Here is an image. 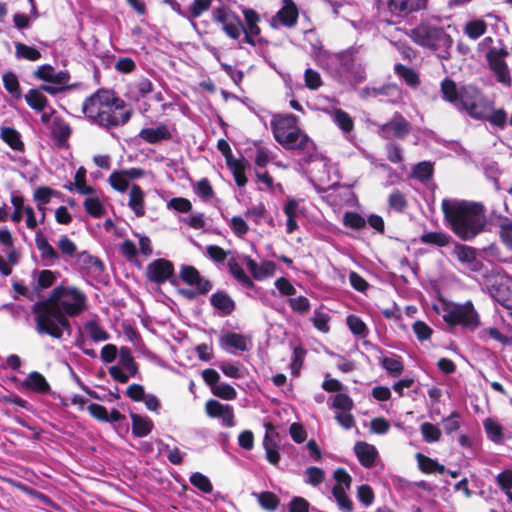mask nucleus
Segmentation results:
<instances>
[{
    "instance_id": "23",
    "label": "nucleus",
    "mask_w": 512,
    "mask_h": 512,
    "mask_svg": "<svg viewBox=\"0 0 512 512\" xmlns=\"http://www.w3.org/2000/svg\"><path fill=\"white\" fill-rule=\"evenodd\" d=\"M34 75L44 81H48L55 84L64 85L68 82V74L64 72H55V70L49 65H43L39 67Z\"/></svg>"
},
{
    "instance_id": "3",
    "label": "nucleus",
    "mask_w": 512,
    "mask_h": 512,
    "mask_svg": "<svg viewBox=\"0 0 512 512\" xmlns=\"http://www.w3.org/2000/svg\"><path fill=\"white\" fill-rule=\"evenodd\" d=\"M82 110L89 119L106 128L124 125L131 117V111L123 101L107 90H98L88 97Z\"/></svg>"
},
{
    "instance_id": "24",
    "label": "nucleus",
    "mask_w": 512,
    "mask_h": 512,
    "mask_svg": "<svg viewBox=\"0 0 512 512\" xmlns=\"http://www.w3.org/2000/svg\"><path fill=\"white\" fill-rule=\"evenodd\" d=\"M23 386L31 391L46 394L50 391V385L45 377L36 371L28 374L23 382Z\"/></svg>"
},
{
    "instance_id": "44",
    "label": "nucleus",
    "mask_w": 512,
    "mask_h": 512,
    "mask_svg": "<svg viewBox=\"0 0 512 512\" xmlns=\"http://www.w3.org/2000/svg\"><path fill=\"white\" fill-rule=\"evenodd\" d=\"M259 505L268 511H275L280 503L279 498L272 492L265 491L255 494Z\"/></svg>"
},
{
    "instance_id": "61",
    "label": "nucleus",
    "mask_w": 512,
    "mask_h": 512,
    "mask_svg": "<svg viewBox=\"0 0 512 512\" xmlns=\"http://www.w3.org/2000/svg\"><path fill=\"white\" fill-rule=\"evenodd\" d=\"M325 474L321 468L310 466L305 470V482L317 486L324 481Z\"/></svg>"
},
{
    "instance_id": "6",
    "label": "nucleus",
    "mask_w": 512,
    "mask_h": 512,
    "mask_svg": "<svg viewBox=\"0 0 512 512\" xmlns=\"http://www.w3.org/2000/svg\"><path fill=\"white\" fill-rule=\"evenodd\" d=\"M409 36L415 43L433 50H447L452 45L450 35L443 28L429 23L419 24Z\"/></svg>"
},
{
    "instance_id": "34",
    "label": "nucleus",
    "mask_w": 512,
    "mask_h": 512,
    "mask_svg": "<svg viewBox=\"0 0 512 512\" xmlns=\"http://www.w3.org/2000/svg\"><path fill=\"white\" fill-rule=\"evenodd\" d=\"M349 489H343L340 486H334L332 489L333 497L338 505V508L343 512H352L354 505L352 500L347 495Z\"/></svg>"
},
{
    "instance_id": "62",
    "label": "nucleus",
    "mask_w": 512,
    "mask_h": 512,
    "mask_svg": "<svg viewBox=\"0 0 512 512\" xmlns=\"http://www.w3.org/2000/svg\"><path fill=\"white\" fill-rule=\"evenodd\" d=\"M499 235L501 241L512 249V220L503 219L499 225Z\"/></svg>"
},
{
    "instance_id": "58",
    "label": "nucleus",
    "mask_w": 512,
    "mask_h": 512,
    "mask_svg": "<svg viewBox=\"0 0 512 512\" xmlns=\"http://www.w3.org/2000/svg\"><path fill=\"white\" fill-rule=\"evenodd\" d=\"M212 393L224 400H234L237 396L236 390L229 384L218 383L212 387Z\"/></svg>"
},
{
    "instance_id": "53",
    "label": "nucleus",
    "mask_w": 512,
    "mask_h": 512,
    "mask_svg": "<svg viewBox=\"0 0 512 512\" xmlns=\"http://www.w3.org/2000/svg\"><path fill=\"white\" fill-rule=\"evenodd\" d=\"M421 434L427 443H434L440 440L441 430L434 424L424 422L420 426Z\"/></svg>"
},
{
    "instance_id": "64",
    "label": "nucleus",
    "mask_w": 512,
    "mask_h": 512,
    "mask_svg": "<svg viewBox=\"0 0 512 512\" xmlns=\"http://www.w3.org/2000/svg\"><path fill=\"white\" fill-rule=\"evenodd\" d=\"M496 483L500 489L506 494L512 490V471L505 470L496 477Z\"/></svg>"
},
{
    "instance_id": "25",
    "label": "nucleus",
    "mask_w": 512,
    "mask_h": 512,
    "mask_svg": "<svg viewBox=\"0 0 512 512\" xmlns=\"http://www.w3.org/2000/svg\"><path fill=\"white\" fill-rule=\"evenodd\" d=\"M210 301L212 306L217 309L222 316L231 314L235 308L234 301L228 294L222 291L212 294Z\"/></svg>"
},
{
    "instance_id": "51",
    "label": "nucleus",
    "mask_w": 512,
    "mask_h": 512,
    "mask_svg": "<svg viewBox=\"0 0 512 512\" xmlns=\"http://www.w3.org/2000/svg\"><path fill=\"white\" fill-rule=\"evenodd\" d=\"M484 430L487 437L493 442H500L502 439V427L491 418L483 421Z\"/></svg>"
},
{
    "instance_id": "41",
    "label": "nucleus",
    "mask_w": 512,
    "mask_h": 512,
    "mask_svg": "<svg viewBox=\"0 0 512 512\" xmlns=\"http://www.w3.org/2000/svg\"><path fill=\"white\" fill-rule=\"evenodd\" d=\"M4 252L10 264L18 262L19 254L12 248V236L8 230L2 229V253Z\"/></svg>"
},
{
    "instance_id": "28",
    "label": "nucleus",
    "mask_w": 512,
    "mask_h": 512,
    "mask_svg": "<svg viewBox=\"0 0 512 512\" xmlns=\"http://www.w3.org/2000/svg\"><path fill=\"white\" fill-rule=\"evenodd\" d=\"M171 134L165 125L149 127L140 131V137L149 143L170 138Z\"/></svg>"
},
{
    "instance_id": "63",
    "label": "nucleus",
    "mask_w": 512,
    "mask_h": 512,
    "mask_svg": "<svg viewBox=\"0 0 512 512\" xmlns=\"http://www.w3.org/2000/svg\"><path fill=\"white\" fill-rule=\"evenodd\" d=\"M228 267H229V270H230L231 274L238 281H240L242 284H244L247 287H252L253 286L252 280L249 278V276H247V274L245 273L243 268L237 262L229 261Z\"/></svg>"
},
{
    "instance_id": "33",
    "label": "nucleus",
    "mask_w": 512,
    "mask_h": 512,
    "mask_svg": "<svg viewBox=\"0 0 512 512\" xmlns=\"http://www.w3.org/2000/svg\"><path fill=\"white\" fill-rule=\"evenodd\" d=\"M118 365L123 367L132 376H135L138 372V366L134 360L131 349L128 347L120 348Z\"/></svg>"
},
{
    "instance_id": "31",
    "label": "nucleus",
    "mask_w": 512,
    "mask_h": 512,
    "mask_svg": "<svg viewBox=\"0 0 512 512\" xmlns=\"http://www.w3.org/2000/svg\"><path fill=\"white\" fill-rule=\"evenodd\" d=\"M84 331L94 342L107 341L109 333L95 320H89L84 324Z\"/></svg>"
},
{
    "instance_id": "17",
    "label": "nucleus",
    "mask_w": 512,
    "mask_h": 512,
    "mask_svg": "<svg viewBox=\"0 0 512 512\" xmlns=\"http://www.w3.org/2000/svg\"><path fill=\"white\" fill-rule=\"evenodd\" d=\"M410 130V125L401 115H396L380 128V135L386 139L403 138Z\"/></svg>"
},
{
    "instance_id": "35",
    "label": "nucleus",
    "mask_w": 512,
    "mask_h": 512,
    "mask_svg": "<svg viewBox=\"0 0 512 512\" xmlns=\"http://www.w3.org/2000/svg\"><path fill=\"white\" fill-rule=\"evenodd\" d=\"M83 205L86 212L94 218H100L105 214L104 204L96 194L88 196Z\"/></svg>"
},
{
    "instance_id": "56",
    "label": "nucleus",
    "mask_w": 512,
    "mask_h": 512,
    "mask_svg": "<svg viewBox=\"0 0 512 512\" xmlns=\"http://www.w3.org/2000/svg\"><path fill=\"white\" fill-rule=\"evenodd\" d=\"M190 482L203 493H210L213 490V486L209 478L200 472L193 473L190 476Z\"/></svg>"
},
{
    "instance_id": "11",
    "label": "nucleus",
    "mask_w": 512,
    "mask_h": 512,
    "mask_svg": "<svg viewBox=\"0 0 512 512\" xmlns=\"http://www.w3.org/2000/svg\"><path fill=\"white\" fill-rule=\"evenodd\" d=\"M219 344L226 352L235 354L247 351L251 345V339L243 334L227 332L220 336Z\"/></svg>"
},
{
    "instance_id": "16",
    "label": "nucleus",
    "mask_w": 512,
    "mask_h": 512,
    "mask_svg": "<svg viewBox=\"0 0 512 512\" xmlns=\"http://www.w3.org/2000/svg\"><path fill=\"white\" fill-rule=\"evenodd\" d=\"M35 245L39 251L44 266H54L60 260L59 252L49 243L46 237L38 232L35 237Z\"/></svg>"
},
{
    "instance_id": "30",
    "label": "nucleus",
    "mask_w": 512,
    "mask_h": 512,
    "mask_svg": "<svg viewBox=\"0 0 512 512\" xmlns=\"http://www.w3.org/2000/svg\"><path fill=\"white\" fill-rule=\"evenodd\" d=\"M77 262L81 268L94 274L101 273L104 268L103 263L98 258L93 257L85 251L77 255Z\"/></svg>"
},
{
    "instance_id": "4",
    "label": "nucleus",
    "mask_w": 512,
    "mask_h": 512,
    "mask_svg": "<svg viewBox=\"0 0 512 512\" xmlns=\"http://www.w3.org/2000/svg\"><path fill=\"white\" fill-rule=\"evenodd\" d=\"M273 135L278 143L288 149H305L308 138L297 126L293 115H276L271 120Z\"/></svg>"
},
{
    "instance_id": "50",
    "label": "nucleus",
    "mask_w": 512,
    "mask_h": 512,
    "mask_svg": "<svg viewBox=\"0 0 512 512\" xmlns=\"http://www.w3.org/2000/svg\"><path fill=\"white\" fill-rule=\"evenodd\" d=\"M220 370L230 378L240 379L244 376L243 367L236 362L223 361L219 364Z\"/></svg>"
},
{
    "instance_id": "52",
    "label": "nucleus",
    "mask_w": 512,
    "mask_h": 512,
    "mask_svg": "<svg viewBox=\"0 0 512 512\" xmlns=\"http://www.w3.org/2000/svg\"><path fill=\"white\" fill-rule=\"evenodd\" d=\"M486 31V23L483 20H473L465 25L464 32L470 39L476 40Z\"/></svg>"
},
{
    "instance_id": "55",
    "label": "nucleus",
    "mask_w": 512,
    "mask_h": 512,
    "mask_svg": "<svg viewBox=\"0 0 512 512\" xmlns=\"http://www.w3.org/2000/svg\"><path fill=\"white\" fill-rule=\"evenodd\" d=\"M329 321L330 316L328 313L324 312L322 309H316L314 311L312 322L314 327L322 333H327L329 331Z\"/></svg>"
},
{
    "instance_id": "5",
    "label": "nucleus",
    "mask_w": 512,
    "mask_h": 512,
    "mask_svg": "<svg viewBox=\"0 0 512 512\" xmlns=\"http://www.w3.org/2000/svg\"><path fill=\"white\" fill-rule=\"evenodd\" d=\"M436 311L449 326L460 325L473 331L480 325V316L471 301L443 302Z\"/></svg>"
},
{
    "instance_id": "40",
    "label": "nucleus",
    "mask_w": 512,
    "mask_h": 512,
    "mask_svg": "<svg viewBox=\"0 0 512 512\" xmlns=\"http://www.w3.org/2000/svg\"><path fill=\"white\" fill-rule=\"evenodd\" d=\"M346 323L353 335L359 338H366L368 336L369 330L360 317L349 315Z\"/></svg>"
},
{
    "instance_id": "8",
    "label": "nucleus",
    "mask_w": 512,
    "mask_h": 512,
    "mask_svg": "<svg viewBox=\"0 0 512 512\" xmlns=\"http://www.w3.org/2000/svg\"><path fill=\"white\" fill-rule=\"evenodd\" d=\"M508 55V52L504 49H491L486 55L487 61L491 71L496 76L497 80L503 85H511V76L508 66L504 58Z\"/></svg>"
},
{
    "instance_id": "48",
    "label": "nucleus",
    "mask_w": 512,
    "mask_h": 512,
    "mask_svg": "<svg viewBox=\"0 0 512 512\" xmlns=\"http://www.w3.org/2000/svg\"><path fill=\"white\" fill-rule=\"evenodd\" d=\"M433 173V166L431 162H417L414 165L411 176L424 182L429 180Z\"/></svg>"
},
{
    "instance_id": "18",
    "label": "nucleus",
    "mask_w": 512,
    "mask_h": 512,
    "mask_svg": "<svg viewBox=\"0 0 512 512\" xmlns=\"http://www.w3.org/2000/svg\"><path fill=\"white\" fill-rule=\"evenodd\" d=\"M298 17L297 8L291 0H284V6L271 19V26L278 28L280 25L291 27Z\"/></svg>"
},
{
    "instance_id": "20",
    "label": "nucleus",
    "mask_w": 512,
    "mask_h": 512,
    "mask_svg": "<svg viewBox=\"0 0 512 512\" xmlns=\"http://www.w3.org/2000/svg\"><path fill=\"white\" fill-rule=\"evenodd\" d=\"M243 14L246 21V27L243 26L245 41L251 45H255L257 42L256 37L260 34V28L258 26L260 20L259 15L252 9L243 10Z\"/></svg>"
},
{
    "instance_id": "43",
    "label": "nucleus",
    "mask_w": 512,
    "mask_h": 512,
    "mask_svg": "<svg viewBox=\"0 0 512 512\" xmlns=\"http://www.w3.org/2000/svg\"><path fill=\"white\" fill-rule=\"evenodd\" d=\"M26 102L28 105L36 110V111H43L45 107L47 106V99L46 97L36 89H31L26 95H25Z\"/></svg>"
},
{
    "instance_id": "21",
    "label": "nucleus",
    "mask_w": 512,
    "mask_h": 512,
    "mask_svg": "<svg viewBox=\"0 0 512 512\" xmlns=\"http://www.w3.org/2000/svg\"><path fill=\"white\" fill-rule=\"evenodd\" d=\"M354 451L362 466L366 468L374 466L378 456V451L375 446L360 441L355 444Z\"/></svg>"
},
{
    "instance_id": "42",
    "label": "nucleus",
    "mask_w": 512,
    "mask_h": 512,
    "mask_svg": "<svg viewBox=\"0 0 512 512\" xmlns=\"http://www.w3.org/2000/svg\"><path fill=\"white\" fill-rule=\"evenodd\" d=\"M479 338L482 341H487L489 338H492L498 342H500L504 346H509L512 344V338L502 334L497 328L490 327L481 330L478 334Z\"/></svg>"
},
{
    "instance_id": "46",
    "label": "nucleus",
    "mask_w": 512,
    "mask_h": 512,
    "mask_svg": "<svg viewBox=\"0 0 512 512\" xmlns=\"http://www.w3.org/2000/svg\"><path fill=\"white\" fill-rule=\"evenodd\" d=\"M15 55L17 58H23L29 61H36L41 57V54L37 49L27 46L21 42L15 43Z\"/></svg>"
},
{
    "instance_id": "32",
    "label": "nucleus",
    "mask_w": 512,
    "mask_h": 512,
    "mask_svg": "<svg viewBox=\"0 0 512 512\" xmlns=\"http://www.w3.org/2000/svg\"><path fill=\"white\" fill-rule=\"evenodd\" d=\"M33 276L36 280V289L42 290L51 287L56 282L59 273L45 269L34 271Z\"/></svg>"
},
{
    "instance_id": "57",
    "label": "nucleus",
    "mask_w": 512,
    "mask_h": 512,
    "mask_svg": "<svg viewBox=\"0 0 512 512\" xmlns=\"http://www.w3.org/2000/svg\"><path fill=\"white\" fill-rule=\"evenodd\" d=\"M228 169L232 172L234 180L239 187H243L247 183L245 176L244 162H226Z\"/></svg>"
},
{
    "instance_id": "60",
    "label": "nucleus",
    "mask_w": 512,
    "mask_h": 512,
    "mask_svg": "<svg viewBox=\"0 0 512 512\" xmlns=\"http://www.w3.org/2000/svg\"><path fill=\"white\" fill-rule=\"evenodd\" d=\"M388 204L390 209L396 212H403L407 207V200L399 190H395L390 194Z\"/></svg>"
},
{
    "instance_id": "22",
    "label": "nucleus",
    "mask_w": 512,
    "mask_h": 512,
    "mask_svg": "<svg viewBox=\"0 0 512 512\" xmlns=\"http://www.w3.org/2000/svg\"><path fill=\"white\" fill-rule=\"evenodd\" d=\"M246 265L253 277L258 281L269 278L276 272V264L272 261H264L258 264L253 259L247 258Z\"/></svg>"
},
{
    "instance_id": "45",
    "label": "nucleus",
    "mask_w": 512,
    "mask_h": 512,
    "mask_svg": "<svg viewBox=\"0 0 512 512\" xmlns=\"http://www.w3.org/2000/svg\"><path fill=\"white\" fill-rule=\"evenodd\" d=\"M441 92L443 98L457 106L460 99V92H458L456 84L450 80L445 79L441 84Z\"/></svg>"
},
{
    "instance_id": "39",
    "label": "nucleus",
    "mask_w": 512,
    "mask_h": 512,
    "mask_svg": "<svg viewBox=\"0 0 512 512\" xmlns=\"http://www.w3.org/2000/svg\"><path fill=\"white\" fill-rule=\"evenodd\" d=\"M57 248L59 254L65 258H74L79 254L77 253L76 244L67 235H61L59 237Z\"/></svg>"
},
{
    "instance_id": "37",
    "label": "nucleus",
    "mask_w": 512,
    "mask_h": 512,
    "mask_svg": "<svg viewBox=\"0 0 512 512\" xmlns=\"http://www.w3.org/2000/svg\"><path fill=\"white\" fill-rule=\"evenodd\" d=\"M331 117L333 121L337 124V126L344 132L349 133L354 128L353 119L350 117L348 113L341 109H334L331 112Z\"/></svg>"
},
{
    "instance_id": "38",
    "label": "nucleus",
    "mask_w": 512,
    "mask_h": 512,
    "mask_svg": "<svg viewBox=\"0 0 512 512\" xmlns=\"http://www.w3.org/2000/svg\"><path fill=\"white\" fill-rule=\"evenodd\" d=\"M2 81L6 91L10 94L11 100H19L22 97L18 78L12 73H6L2 76Z\"/></svg>"
},
{
    "instance_id": "36",
    "label": "nucleus",
    "mask_w": 512,
    "mask_h": 512,
    "mask_svg": "<svg viewBox=\"0 0 512 512\" xmlns=\"http://www.w3.org/2000/svg\"><path fill=\"white\" fill-rule=\"evenodd\" d=\"M2 141L7 143L15 151L24 150V143L21 139V135L13 128H2Z\"/></svg>"
},
{
    "instance_id": "1",
    "label": "nucleus",
    "mask_w": 512,
    "mask_h": 512,
    "mask_svg": "<svg viewBox=\"0 0 512 512\" xmlns=\"http://www.w3.org/2000/svg\"><path fill=\"white\" fill-rule=\"evenodd\" d=\"M87 297L75 286H56L48 298L32 306L35 330L40 335L61 339L65 330L70 329L67 317H75L85 311Z\"/></svg>"
},
{
    "instance_id": "9",
    "label": "nucleus",
    "mask_w": 512,
    "mask_h": 512,
    "mask_svg": "<svg viewBox=\"0 0 512 512\" xmlns=\"http://www.w3.org/2000/svg\"><path fill=\"white\" fill-rule=\"evenodd\" d=\"M174 273L173 264L166 259H156L146 267L147 279L155 284H163L171 278Z\"/></svg>"
},
{
    "instance_id": "27",
    "label": "nucleus",
    "mask_w": 512,
    "mask_h": 512,
    "mask_svg": "<svg viewBox=\"0 0 512 512\" xmlns=\"http://www.w3.org/2000/svg\"><path fill=\"white\" fill-rule=\"evenodd\" d=\"M132 433L137 437L147 436L153 428V422L146 416L132 414Z\"/></svg>"
},
{
    "instance_id": "2",
    "label": "nucleus",
    "mask_w": 512,
    "mask_h": 512,
    "mask_svg": "<svg viewBox=\"0 0 512 512\" xmlns=\"http://www.w3.org/2000/svg\"><path fill=\"white\" fill-rule=\"evenodd\" d=\"M441 206L452 231L462 240H471L483 231L486 217L482 204L444 199Z\"/></svg>"
},
{
    "instance_id": "19",
    "label": "nucleus",
    "mask_w": 512,
    "mask_h": 512,
    "mask_svg": "<svg viewBox=\"0 0 512 512\" xmlns=\"http://www.w3.org/2000/svg\"><path fill=\"white\" fill-rule=\"evenodd\" d=\"M427 0H389L388 9L394 15L408 14L426 7Z\"/></svg>"
},
{
    "instance_id": "26",
    "label": "nucleus",
    "mask_w": 512,
    "mask_h": 512,
    "mask_svg": "<svg viewBox=\"0 0 512 512\" xmlns=\"http://www.w3.org/2000/svg\"><path fill=\"white\" fill-rule=\"evenodd\" d=\"M144 197L145 194L138 185L131 186L128 206L137 217H141L145 214Z\"/></svg>"
},
{
    "instance_id": "14",
    "label": "nucleus",
    "mask_w": 512,
    "mask_h": 512,
    "mask_svg": "<svg viewBox=\"0 0 512 512\" xmlns=\"http://www.w3.org/2000/svg\"><path fill=\"white\" fill-rule=\"evenodd\" d=\"M458 261L461 262L472 272H480L483 268V264L477 259V251L475 248L456 244L453 251Z\"/></svg>"
},
{
    "instance_id": "54",
    "label": "nucleus",
    "mask_w": 512,
    "mask_h": 512,
    "mask_svg": "<svg viewBox=\"0 0 512 512\" xmlns=\"http://www.w3.org/2000/svg\"><path fill=\"white\" fill-rule=\"evenodd\" d=\"M395 71L409 86L416 87L419 84L418 74L413 69L402 64H397Z\"/></svg>"
},
{
    "instance_id": "29",
    "label": "nucleus",
    "mask_w": 512,
    "mask_h": 512,
    "mask_svg": "<svg viewBox=\"0 0 512 512\" xmlns=\"http://www.w3.org/2000/svg\"><path fill=\"white\" fill-rule=\"evenodd\" d=\"M57 192L49 187H39L34 191V200L37 204L38 209L41 211L40 222H43L46 215V205L50 202L51 198L56 195Z\"/></svg>"
},
{
    "instance_id": "47",
    "label": "nucleus",
    "mask_w": 512,
    "mask_h": 512,
    "mask_svg": "<svg viewBox=\"0 0 512 512\" xmlns=\"http://www.w3.org/2000/svg\"><path fill=\"white\" fill-rule=\"evenodd\" d=\"M381 365L393 377L399 376L403 371V365L399 356L384 357L381 360Z\"/></svg>"
},
{
    "instance_id": "49",
    "label": "nucleus",
    "mask_w": 512,
    "mask_h": 512,
    "mask_svg": "<svg viewBox=\"0 0 512 512\" xmlns=\"http://www.w3.org/2000/svg\"><path fill=\"white\" fill-rule=\"evenodd\" d=\"M450 237L442 232H428L420 237V241L424 244H433L438 247H444L449 243Z\"/></svg>"
},
{
    "instance_id": "10",
    "label": "nucleus",
    "mask_w": 512,
    "mask_h": 512,
    "mask_svg": "<svg viewBox=\"0 0 512 512\" xmlns=\"http://www.w3.org/2000/svg\"><path fill=\"white\" fill-rule=\"evenodd\" d=\"M215 20L222 24L225 33L232 39L239 38L243 31V24L239 17L228 9H217L214 12Z\"/></svg>"
},
{
    "instance_id": "59",
    "label": "nucleus",
    "mask_w": 512,
    "mask_h": 512,
    "mask_svg": "<svg viewBox=\"0 0 512 512\" xmlns=\"http://www.w3.org/2000/svg\"><path fill=\"white\" fill-rule=\"evenodd\" d=\"M229 227L239 238L244 237L249 231L248 224L241 216H233L229 221Z\"/></svg>"
},
{
    "instance_id": "15",
    "label": "nucleus",
    "mask_w": 512,
    "mask_h": 512,
    "mask_svg": "<svg viewBox=\"0 0 512 512\" xmlns=\"http://www.w3.org/2000/svg\"><path fill=\"white\" fill-rule=\"evenodd\" d=\"M180 278L186 284L194 287L197 294H205L212 287L210 282L202 278L198 270L193 266H183L180 272Z\"/></svg>"
},
{
    "instance_id": "7",
    "label": "nucleus",
    "mask_w": 512,
    "mask_h": 512,
    "mask_svg": "<svg viewBox=\"0 0 512 512\" xmlns=\"http://www.w3.org/2000/svg\"><path fill=\"white\" fill-rule=\"evenodd\" d=\"M457 107L465 109L475 119H484L491 110L489 102L472 86L464 87L461 90Z\"/></svg>"
},
{
    "instance_id": "12",
    "label": "nucleus",
    "mask_w": 512,
    "mask_h": 512,
    "mask_svg": "<svg viewBox=\"0 0 512 512\" xmlns=\"http://www.w3.org/2000/svg\"><path fill=\"white\" fill-rule=\"evenodd\" d=\"M205 409L209 417L220 419L223 426L233 427L235 425L232 406L222 404L217 400H209L206 403Z\"/></svg>"
},
{
    "instance_id": "13",
    "label": "nucleus",
    "mask_w": 512,
    "mask_h": 512,
    "mask_svg": "<svg viewBox=\"0 0 512 512\" xmlns=\"http://www.w3.org/2000/svg\"><path fill=\"white\" fill-rule=\"evenodd\" d=\"M266 433L263 439V448L267 461L273 466H278L280 462L278 434L274 433V427L271 423H265Z\"/></svg>"
}]
</instances>
